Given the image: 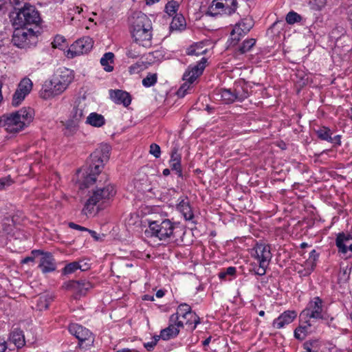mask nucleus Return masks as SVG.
I'll return each instance as SVG.
<instances>
[{"instance_id": "f257e3e1", "label": "nucleus", "mask_w": 352, "mask_h": 352, "mask_svg": "<svg viewBox=\"0 0 352 352\" xmlns=\"http://www.w3.org/2000/svg\"><path fill=\"white\" fill-rule=\"evenodd\" d=\"M110 151V145L102 143L91 154L89 172L80 184V188H89L97 182H102V180L104 183L107 182V176L106 174L102 173V170L104 163L109 159Z\"/></svg>"}, {"instance_id": "f03ea898", "label": "nucleus", "mask_w": 352, "mask_h": 352, "mask_svg": "<svg viewBox=\"0 0 352 352\" xmlns=\"http://www.w3.org/2000/svg\"><path fill=\"white\" fill-rule=\"evenodd\" d=\"M132 38L134 41L144 47L152 45V23L142 12L133 13L129 19Z\"/></svg>"}, {"instance_id": "7ed1b4c3", "label": "nucleus", "mask_w": 352, "mask_h": 352, "mask_svg": "<svg viewBox=\"0 0 352 352\" xmlns=\"http://www.w3.org/2000/svg\"><path fill=\"white\" fill-rule=\"evenodd\" d=\"M148 229L151 236L158 238L160 241L177 245L184 241L183 236L185 232L168 219L149 221Z\"/></svg>"}, {"instance_id": "20e7f679", "label": "nucleus", "mask_w": 352, "mask_h": 352, "mask_svg": "<svg viewBox=\"0 0 352 352\" xmlns=\"http://www.w3.org/2000/svg\"><path fill=\"white\" fill-rule=\"evenodd\" d=\"M34 110L23 107L14 112L0 117V126L9 133H18L28 126L33 120Z\"/></svg>"}, {"instance_id": "39448f33", "label": "nucleus", "mask_w": 352, "mask_h": 352, "mask_svg": "<svg viewBox=\"0 0 352 352\" xmlns=\"http://www.w3.org/2000/svg\"><path fill=\"white\" fill-rule=\"evenodd\" d=\"M40 14L34 6L25 3L19 9L13 19V25L20 28L37 27L41 22Z\"/></svg>"}, {"instance_id": "423d86ee", "label": "nucleus", "mask_w": 352, "mask_h": 352, "mask_svg": "<svg viewBox=\"0 0 352 352\" xmlns=\"http://www.w3.org/2000/svg\"><path fill=\"white\" fill-rule=\"evenodd\" d=\"M251 254L258 263V267H255L253 269L254 274L258 276L265 275L272 257L270 245L264 243H256L252 250Z\"/></svg>"}, {"instance_id": "0eeeda50", "label": "nucleus", "mask_w": 352, "mask_h": 352, "mask_svg": "<svg viewBox=\"0 0 352 352\" xmlns=\"http://www.w3.org/2000/svg\"><path fill=\"white\" fill-rule=\"evenodd\" d=\"M116 195L114 186L108 184L104 188H98L94 190L92 195L87 200L82 212L86 215L91 214L94 212L95 206L100 201L109 199Z\"/></svg>"}, {"instance_id": "6e6552de", "label": "nucleus", "mask_w": 352, "mask_h": 352, "mask_svg": "<svg viewBox=\"0 0 352 352\" xmlns=\"http://www.w3.org/2000/svg\"><path fill=\"white\" fill-rule=\"evenodd\" d=\"M299 317L313 320V322L318 320H327L329 319L328 314L323 309V301L318 296L314 297L309 301L306 307L300 312Z\"/></svg>"}, {"instance_id": "1a4fd4ad", "label": "nucleus", "mask_w": 352, "mask_h": 352, "mask_svg": "<svg viewBox=\"0 0 352 352\" xmlns=\"http://www.w3.org/2000/svg\"><path fill=\"white\" fill-rule=\"evenodd\" d=\"M38 37L32 28H25L17 27L14 31L12 42L19 48H27L34 46Z\"/></svg>"}, {"instance_id": "9d476101", "label": "nucleus", "mask_w": 352, "mask_h": 352, "mask_svg": "<svg viewBox=\"0 0 352 352\" xmlns=\"http://www.w3.org/2000/svg\"><path fill=\"white\" fill-rule=\"evenodd\" d=\"M207 62L206 58H202L195 65L189 66L183 75V80L185 82L180 87L177 91L179 96H184L186 91L189 89L190 85L192 84L195 80L200 76L205 67Z\"/></svg>"}, {"instance_id": "9b49d317", "label": "nucleus", "mask_w": 352, "mask_h": 352, "mask_svg": "<svg viewBox=\"0 0 352 352\" xmlns=\"http://www.w3.org/2000/svg\"><path fill=\"white\" fill-rule=\"evenodd\" d=\"M68 330L78 340V344L80 347L90 346L93 344L94 341L93 334L86 327L77 323H72L69 324Z\"/></svg>"}, {"instance_id": "f8f14e48", "label": "nucleus", "mask_w": 352, "mask_h": 352, "mask_svg": "<svg viewBox=\"0 0 352 352\" xmlns=\"http://www.w3.org/2000/svg\"><path fill=\"white\" fill-rule=\"evenodd\" d=\"M68 87V81L62 82L54 78L49 82H45L40 91V96L42 98L47 99L51 97L59 95L63 93Z\"/></svg>"}, {"instance_id": "ddd939ff", "label": "nucleus", "mask_w": 352, "mask_h": 352, "mask_svg": "<svg viewBox=\"0 0 352 352\" xmlns=\"http://www.w3.org/2000/svg\"><path fill=\"white\" fill-rule=\"evenodd\" d=\"M254 26V21L250 18H245L238 22L230 32V45H236Z\"/></svg>"}, {"instance_id": "4468645a", "label": "nucleus", "mask_w": 352, "mask_h": 352, "mask_svg": "<svg viewBox=\"0 0 352 352\" xmlns=\"http://www.w3.org/2000/svg\"><path fill=\"white\" fill-rule=\"evenodd\" d=\"M93 47V41L89 36H85L76 41L69 48L67 55L71 58L87 54Z\"/></svg>"}, {"instance_id": "2eb2a0df", "label": "nucleus", "mask_w": 352, "mask_h": 352, "mask_svg": "<svg viewBox=\"0 0 352 352\" xmlns=\"http://www.w3.org/2000/svg\"><path fill=\"white\" fill-rule=\"evenodd\" d=\"M32 254H34V256H41L38 267L43 273L46 274L52 272L56 270L55 260L51 253L40 250H34L32 251Z\"/></svg>"}, {"instance_id": "dca6fc26", "label": "nucleus", "mask_w": 352, "mask_h": 352, "mask_svg": "<svg viewBox=\"0 0 352 352\" xmlns=\"http://www.w3.org/2000/svg\"><path fill=\"white\" fill-rule=\"evenodd\" d=\"M214 8L221 10L214 14L212 13V10H210L209 12L212 15L217 14L230 15L236 11L237 8V1L236 0H214L210 9L213 10Z\"/></svg>"}, {"instance_id": "f3484780", "label": "nucleus", "mask_w": 352, "mask_h": 352, "mask_svg": "<svg viewBox=\"0 0 352 352\" xmlns=\"http://www.w3.org/2000/svg\"><path fill=\"white\" fill-rule=\"evenodd\" d=\"M63 287L67 290H72L78 295H85L93 287V285L87 280H69L63 284Z\"/></svg>"}, {"instance_id": "a211bd4d", "label": "nucleus", "mask_w": 352, "mask_h": 352, "mask_svg": "<svg viewBox=\"0 0 352 352\" xmlns=\"http://www.w3.org/2000/svg\"><path fill=\"white\" fill-rule=\"evenodd\" d=\"M314 322L313 320L300 318L299 324L294 332V338L298 340H303L314 331Z\"/></svg>"}, {"instance_id": "6ab92c4d", "label": "nucleus", "mask_w": 352, "mask_h": 352, "mask_svg": "<svg viewBox=\"0 0 352 352\" xmlns=\"http://www.w3.org/2000/svg\"><path fill=\"white\" fill-rule=\"evenodd\" d=\"M336 245L339 252L346 254L348 251L352 252V234L341 232L337 235Z\"/></svg>"}, {"instance_id": "aec40b11", "label": "nucleus", "mask_w": 352, "mask_h": 352, "mask_svg": "<svg viewBox=\"0 0 352 352\" xmlns=\"http://www.w3.org/2000/svg\"><path fill=\"white\" fill-rule=\"evenodd\" d=\"M297 317V312L294 310H287L283 312L273 321V327L276 329H282L291 324Z\"/></svg>"}, {"instance_id": "412c9836", "label": "nucleus", "mask_w": 352, "mask_h": 352, "mask_svg": "<svg viewBox=\"0 0 352 352\" xmlns=\"http://www.w3.org/2000/svg\"><path fill=\"white\" fill-rule=\"evenodd\" d=\"M191 307L186 303L180 304L177 309V312L170 316L169 321L176 324L177 327H184V322L179 320L183 316H189L191 314Z\"/></svg>"}, {"instance_id": "4be33fe9", "label": "nucleus", "mask_w": 352, "mask_h": 352, "mask_svg": "<svg viewBox=\"0 0 352 352\" xmlns=\"http://www.w3.org/2000/svg\"><path fill=\"white\" fill-rule=\"evenodd\" d=\"M178 201L179 203L177 205V210L183 215L186 221L192 220L194 213L188 197H180Z\"/></svg>"}, {"instance_id": "5701e85b", "label": "nucleus", "mask_w": 352, "mask_h": 352, "mask_svg": "<svg viewBox=\"0 0 352 352\" xmlns=\"http://www.w3.org/2000/svg\"><path fill=\"white\" fill-rule=\"evenodd\" d=\"M172 170L175 171L179 177H183L182 168V156L178 153L177 148H173L170 153V159L168 162Z\"/></svg>"}, {"instance_id": "b1692460", "label": "nucleus", "mask_w": 352, "mask_h": 352, "mask_svg": "<svg viewBox=\"0 0 352 352\" xmlns=\"http://www.w3.org/2000/svg\"><path fill=\"white\" fill-rule=\"evenodd\" d=\"M110 97L116 104H122L128 107L131 102V98L129 93L122 90H110Z\"/></svg>"}, {"instance_id": "393cba45", "label": "nucleus", "mask_w": 352, "mask_h": 352, "mask_svg": "<svg viewBox=\"0 0 352 352\" xmlns=\"http://www.w3.org/2000/svg\"><path fill=\"white\" fill-rule=\"evenodd\" d=\"M86 104L83 100L80 99L74 102L71 116L76 122H79L85 118Z\"/></svg>"}, {"instance_id": "a878e982", "label": "nucleus", "mask_w": 352, "mask_h": 352, "mask_svg": "<svg viewBox=\"0 0 352 352\" xmlns=\"http://www.w3.org/2000/svg\"><path fill=\"white\" fill-rule=\"evenodd\" d=\"M169 325L168 327L162 329L160 331V338L164 340H168L175 338L179 333V327H177L176 324L170 322L169 321Z\"/></svg>"}, {"instance_id": "bb28decb", "label": "nucleus", "mask_w": 352, "mask_h": 352, "mask_svg": "<svg viewBox=\"0 0 352 352\" xmlns=\"http://www.w3.org/2000/svg\"><path fill=\"white\" fill-rule=\"evenodd\" d=\"M114 54L113 52H106L100 58V64L103 69L107 72H111L113 70Z\"/></svg>"}, {"instance_id": "cd10ccee", "label": "nucleus", "mask_w": 352, "mask_h": 352, "mask_svg": "<svg viewBox=\"0 0 352 352\" xmlns=\"http://www.w3.org/2000/svg\"><path fill=\"white\" fill-rule=\"evenodd\" d=\"M86 124L94 127H101L105 124V119L102 115L93 112L87 117Z\"/></svg>"}, {"instance_id": "c85d7f7f", "label": "nucleus", "mask_w": 352, "mask_h": 352, "mask_svg": "<svg viewBox=\"0 0 352 352\" xmlns=\"http://www.w3.org/2000/svg\"><path fill=\"white\" fill-rule=\"evenodd\" d=\"M232 89L236 101L242 102L250 96L248 87L245 85H235Z\"/></svg>"}, {"instance_id": "c756f323", "label": "nucleus", "mask_w": 352, "mask_h": 352, "mask_svg": "<svg viewBox=\"0 0 352 352\" xmlns=\"http://www.w3.org/2000/svg\"><path fill=\"white\" fill-rule=\"evenodd\" d=\"M10 340L17 348L23 347L25 343L23 332L19 329H15L11 332Z\"/></svg>"}, {"instance_id": "7c9ffc66", "label": "nucleus", "mask_w": 352, "mask_h": 352, "mask_svg": "<svg viewBox=\"0 0 352 352\" xmlns=\"http://www.w3.org/2000/svg\"><path fill=\"white\" fill-rule=\"evenodd\" d=\"M53 301V296L51 294H45L39 296L36 307L40 311L47 309L50 303Z\"/></svg>"}, {"instance_id": "2f4dec72", "label": "nucleus", "mask_w": 352, "mask_h": 352, "mask_svg": "<svg viewBox=\"0 0 352 352\" xmlns=\"http://www.w3.org/2000/svg\"><path fill=\"white\" fill-rule=\"evenodd\" d=\"M233 92L232 89H221L220 90L221 98L224 103L230 104L236 102V98Z\"/></svg>"}, {"instance_id": "473e14b6", "label": "nucleus", "mask_w": 352, "mask_h": 352, "mask_svg": "<svg viewBox=\"0 0 352 352\" xmlns=\"http://www.w3.org/2000/svg\"><path fill=\"white\" fill-rule=\"evenodd\" d=\"M32 86V80L28 78H24L20 81L16 89L28 96L30 93Z\"/></svg>"}, {"instance_id": "72a5a7b5", "label": "nucleus", "mask_w": 352, "mask_h": 352, "mask_svg": "<svg viewBox=\"0 0 352 352\" xmlns=\"http://www.w3.org/2000/svg\"><path fill=\"white\" fill-rule=\"evenodd\" d=\"M186 27L185 19L182 15H176L173 17L171 23L170 28L175 30H184Z\"/></svg>"}, {"instance_id": "f704fd0d", "label": "nucleus", "mask_w": 352, "mask_h": 352, "mask_svg": "<svg viewBox=\"0 0 352 352\" xmlns=\"http://www.w3.org/2000/svg\"><path fill=\"white\" fill-rule=\"evenodd\" d=\"M316 133L318 138L322 140H325L327 142L332 141V132L328 127L322 126L316 131Z\"/></svg>"}, {"instance_id": "c9c22d12", "label": "nucleus", "mask_w": 352, "mask_h": 352, "mask_svg": "<svg viewBox=\"0 0 352 352\" xmlns=\"http://www.w3.org/2000/svg\"><path fill=\"white\" fill-rule=\"evenodd\" d=\"M157 79L158 77L156 73H148L146 77L142 79V83L144 87H151L157 83Z\"/></svg>"}, {"instance_id": "e433bc0d", "label": "nucleus", "mask_w": 352, "mask_h": 352, "mask_svg": "<svg viewBox=\"0 0 352 352\" xmlns=\"http://www.w3.org/2000/svg\"><path fill=\"white\" fill-rule=\"evenodd\" d=\"M56 79L63 82L65 80L68 81V85L72 82L74 76L72 72L68 69L64 68L61 72L60 74L58 76H55Z\"/></svg>"}, {"instance_id": "4c0bfd02", "label": "nucleus", "mask_w": 352, "mask_h": 352, "mask_svg": "<svg viewBox=\"0 0 352 352\" xmlns=\"http://www.w3.org/2000/svg\"><path fill=\"white\" fill-rule=\"evenodd\" d=\"M184 323L193 331L196 329L197 325L200 323V318L195 312L191 311V314Z\"/></svg>"}, {"instance_id": "58836bf2", "label": "nucleus", "mask_w": 352, "mask_h": 352, "mask_svg": "<svg viewBox=\"0 0 352 352\" xmlns=\"http://www.w3.org/2000/svg\"><path fill=\"white\" fill-rule=\"evenodd\" d=\"M256 40L254 38H249L245 40L239 47L240 54H245L249 52L255 45Z\"/></svg>"}, {"instance_id": "ea45409f", "label": "nucleus", "mask_w": 352, "mask_h": 352, "mask_svg": "<svg viewBox=\"0 0 352 352\" xmlns=\"http://www.w3.org/2000/svg\"><path fill=\"white\" fill-rule=\"evenodd\" d=\"M206 50L203 49V47L201 44H196L195 45H191L190 47L187 49V54L191 56H200L204 54L206 52Z\"/></svg>"}, {"instance_id": "a19ab883", "label": "nucleus", "mask_w": 352, "mask_h": 352, "mask_svg": "<svg viewBox=\"0 0 352 352\" xmlns=\"http://www.w3.org/2000/svg\"><path fill=\"white\" fill-rule=\"evenodd\" d=\"M179 6L177 1L172 0L166 5L165 11L169 16H173L177 12Z\"/></svg>"}, {"instance_id": "79ce46f5", "label": "nucleus", "mask_w": 352, "mask_h": 352, "mask_svg": "<svg viewBox=\"0 0 352 352\" xmlns=\"http://www.w3.org/2000/svg\"><path fill=\"white\" fill-rule=\"evenodd\" d=\"M327 0H309L308 3L311 9L320 11L324 8L327 4Z\"/></svg>"}, {"instance_id": "37998d69", "label": "nucleus", "mask_w": 352, "mask_h": 352, "mask_svg": "<svg viewBox=\"0 0 352 352\" xmlns=\"http://www.w3.org/2000/svg\"><path fill=\"white\" fill-rule=\"evenodd\" d=\"M26 96V94L16 89L12 96V104L14 107L19 106Z\"/></svg>"}, {"instance_id": "c03bdc74", "label": "nucleus", "mask_w": 352, "mask_h": 352, "mask_svg": "<svg viewBox=\"0 0 352 352\" xmlns=\"http://www.w3.org/2000/svg\"><path fill=\"white\" fill-rule=\"evenodd\" d=\"M301 16L298 13L291 11L286 16V21L289 24H294L295 23L299 22L301 20Z\"/></svg>"}, {"instance_id": "a18cd8bd", "label": "nucleus", "mask_w": 352, "mask_h": 352, "mask_svg": "<svg viewBox=\"0 0 352 352\" xmlns=\"http://www.w3.org/2000/svg\"><path fill=\"white\" fill-rule=\"evenodd\" d=\"M78 267H80L79 262H77V261L72 262L65 266V267L63 269V273L64 274H72V273L74 272L75 271H76L77 270H78Z\"/></svg>"}, {"instance_id": "49530a36", "label": "nucleus", "mask_w": 352, "mask_h": 352, "mask_svg": "<svg viewBox=\"0 0 352 352\" xmlns=\"http://www.w3.org/2000/svg\"><path fill=\"white\" fill-rule=\"evenodd\" d=\"M236 272V269L235 267H228L219 273V278L222 280L226 279L227 276H234Z\"/></svg>"}, {"instance_id": "de8ad7c7", "label": "nucleus", "mask_w": 352, "mask_h": 352, "mask_svg": "<svg viewBox=\"0 0 352 352\" xmlns=\"http://www.w3.org/2000/svg\"><path fill=\"white\" fill-rule=\"evenodd\" d=\"M160 338V336H155L151 341L150 342H144V348L148 351H151L154 349L155 346H156L157 342L159 341Z\"/></svg>"}, {"instance_id": "09e8293b", "label": "nucleus", "mask_w": 352, "mask_h": 352, "mask_svg": "<svg viewBox=\"0 0 352 352\" xmlns=\"http://www.w3.org/2000/svg\"><path fill=\"white\" fill-rule=\"evenodd\" d=\"M149 153L155 158H159L161 155V148L158 144L155 143H152L150 145Z\"/></svg>"}, {"instance_id": "8fccbe9b", "label": "nucleus", "mask_w": 352, "mask_h": 352, "mask_svg": "<svg viewBox=\"0 0 352 352\" xmlns=\"http://www.w3.org/2000/svg\"><path fill=\"white\" fill-rule=\"evenodd\" d=\"M65 38L60 35L55 36L54 41L52 42V46L54 48H61L63 47V44L65 43Z\"/></svg>"}, {"instance_id": "3c124183", "label": "nucleus", "mask_w": 352, "mask_h": 352, "mask_svg": "<svg viewBox=\"0 0 352 352\" xmlns=\"http://www.w3.org/2000/svg\"><path fill=\"white\" fill-rule=\"evenodd\" d=\"M13 183L10 176L0 178V190L10 186Z\"/></svg>"}, {"instance_id": "603ef678", "label": "nucleus", "mask_w": 352, "mask_h": 352, "mask_svg": "<svg viewBox=\"0 0 352 352\" xmlns=\"http://www.w3.org/2000/svg\"><path fill=\"white\" fill-rule=\"evenodd\" d=\"M316 344V340H308V341H306L303 345H302V347H303V351L302 352H311L312 351V349L314 346V344Z\"/></svg>"}, {"instance_id": "864d4df0", "label": "nucleus", "mask_w": 352, "mask_h": 352, "mask_svg": "<svg viewBox=\"0 0 352 352\" xmlns=\"http://www.w3.org/2000/svg\"><path fill=\"white\" fill-rule=\"evenodd\" d=\"M319 254L315 250H313L309 253V256L307 262L311 263L312 266L315 265V262L317 261Z\"/></svg>"}, {"instance_id": "5fc2aeb1", "label": "nucleus", "mask_w": 352, "mask_h": 352, "mask_svg": "<svg viewBox=\"0 0 352 352\" xmlns=\"http://www.w3.org/2000/svg\"><path fill=\"white\" fill-rule=\"evenodd\" d=\"M69 227L70 228H72V229H74V230H80V231H85V232H87V230H88V228L82 227V226H81L80 225H78V224H76L75 223H73V222L69 223Z\"/></svg>"}, {"instance_id": "6e6d98bb", "label": "nucleus", "mask_w": 352, "mask_h": 352, "mask_svg": "<svg viewBox=\"0 0 352 352\" xmlns=\"http://www.w3.org/2000/svg\"><path fill=\"white\" fill-rule=\"evenodd\" d=\"M7 349V343L3 338L0 337V352H4Z\"/></svg>"}, {"instance_id": "4d7b16f0", "label": "nucleus", "mask_w": 352, "mask_h": 352, "mask_svg": "<svg viewBox=\"0 0 352 352\" xmlns=\"http://www.w3.org/2000/svg\"><path fill=\"white\" fill-rule=\"evenodd\" d=\"M341 136L340 135H336L334 137H331L332 141H329V142L333 143L337 145L341 144Z\"/></svg>"}, {"instance_id": "13d9d810", "label": "nucleus", "mask_w": 352, "mask_h": 352, "mask_svg": "<svg viewBox=\"0 0 352 352\" xmlns=\"http://www.w3.org/2000/svg\"><path fill=\"white\" fill-rule=\"evenodd\" d=\"M79 267H78V269L81 271H86L89 269V265L87 263H83L82 261L79 262Z\"/></svg>"}, {"instance_id": "bf43d9fd", "label": "nucleus", "mask_w": 352, "mask_h": 352, "mask_svg": "<svg viewBox=\"0 0 352 352\" xmlns=\"http://www.w3.org/2000/svg\"><path fill=\"white\" fill-rule=\"evenodd\" d=\"M126 56L129 58H136L139 56V54H136L135 52H133L132 50H128L126 52Z\"/></svg>"}, {"instance_id": "052dcab7", "label": "nucleus", "mask_w": 352, "mask_h": 352, "mask_svg": "<svg viewBox=\"0 0 352 352\" xmlns=\"http://www.w3.org/2000/svg\"><path fill=\"white\" fill-rule=\"evenodd\" d=\"M87 232H88L95 240L98 241L99 239L97 232H95L94 230L88 229Z\"/></svg>"}, {"instance_id": "680f3d73", "label": "nucleus", "mask_w": 352, "mask_h": 352, "mask_svg": "<svg viewBox=\"0 0 352 352\" xmlns=\"http://www.w3.org/2000/svg\"><path fill=\"white\" fill-rule=\"evenodd\" d=\"M165 293H164V291L162 290V289H159L157 292H156V296L157 298H162L164 296Z\"/></svg>"}, {"instance_id": "e2e57ef3", "label": "nucleus", "mask_w": 352, "mask_h": 352, "mask_svg": "<svg viewBox=\"0 0 352 352\" xmlns=\"http://www.w3.org/2000/svg\"><path fill=\"white\" fill-rule=\"evenodd\" d=\"M33 261H34V258L32 256H28V257H25L22 261V263H28V262Z\"/></svg>"}, {"instance_id": "0e129e2a", "label": "nucleus", "mask_w": 352, "mask_h": 352, "mask_svg": "<svg viewBox=\"0 0 352 352\" xmlns=\"http://www.w3.org/2000/svg\"><path fill=\"white\" fill-rule=\"evenodd\" d=\"M146 1V4L148 5V6H151V5H153L155 3H157L159 2L160 0H145Z\"/></svg>"}, {"instance_id": "69168bd1", "label": "nucleus", "mask_w": 352, "mask_h": 352, "mask_svg": "<svg viewBox=\"0 0 352 352\" xmlns=\"http://www.w3.org/2000/svg\"><path fill=\"white\" fill-rule=\"evenodd\" d=\"M210 340H211V337L210 336V337L207 338L205 340L203 341L202 344L204 346H208L210 344Z\"/></svg>"}, {"instance_id": "338daca9", "label": "nucleus", "mask_w": 352, "mask_h": 352, "mask_svg": "<svg viewBox=\"0 0 352 352\" xmlns=\"http://www.w3.org/2000/svg\"><path fill=\"white\" fill-rule=\"evenodd\" d=\"M170 173V170L168 168H165L163 170L162 174L164 176H168Z\"/></svg>"}, {"instance_id": "774afa93", "label": "nucleus", "mask_w": 352, "mask_h": 352, "mask_svg": "<svg viewBox=\"0 0 352 352\" xmlns=\"http://www.w3.org/2000/svg\"><path fill=\"white\" fill-rule=\"evenodd\" d=\"M349 18L352 21V5L349 8Z\"/></svg>"}]
</instances>
